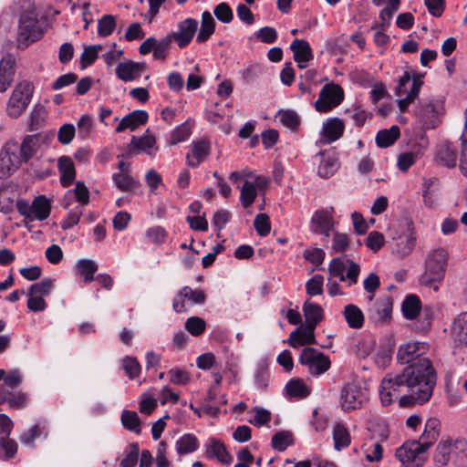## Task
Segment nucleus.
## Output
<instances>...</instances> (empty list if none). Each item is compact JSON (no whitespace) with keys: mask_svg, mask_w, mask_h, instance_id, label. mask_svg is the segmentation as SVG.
Returning a JSON list of instances; mask_svg holds the SVG:
<instances>
[{"mask_svg":"<svg viewBox=\"0 0 467 467\" xmlns=\"http://www.w3.org/2000/svg\"><path fill=\"white\" fill-rule=\"evenodd\" d=\"M303 313L306 319L305 325L315 329L324 318V311L322 307L318 304L309 301H306L304 303Z\"/></svg>","mask_w":467,"mask_h":467,"instance_id":"obj_25","label":"nucleus"},{"mask_svg":"<svg viewBox=\"0 0 467 467\" xmlns=\"http://www.w3.org/2000/svg\"><path fill=\"white\" fill-rule=\"evenodd\" d=\"M334 226L332 214L327 210H317L311 218V231L315 234L329 235Z\"/></svg>","mask_w":467,"mask_h":467,"instance_id":"obj_17","label":"nucleus"},{"mask_svg":"<svg viewBox=\"0 0 467 467\" xmlns=\"http://www.w3.org/2000/svg\"><path fill=\"white\" fill-rule=\"evenodd\" d=\"M112 179L116 187L126 192H134L140 185L139 181L135 180L128 173H114Z\"/></svg>","mask_w":467,"mask_h":467,"instance_id":"obj_38","label":"nucleus"},{"mask_svg":"<svg viewBox=\"0 0 467 467\" xmlns=\"http://www.w3.org/2000/svg\"><path fill=\"white\" fill-rule=\"evenodd\" d=\"M427 345L423 342H408L399 347L397 360L400 364L417 363L420 358H427L424 354Z\"/></svg>","mask_w":467,"mask_h":467,"instance_id":"obj_12","label":"nucleus"},{"mask_svg":"<svg viewBox=\"0 0 467 467\" xmlns=\"http://www.w3.org/2000/svg\"><path fill=\"white\" fill-rule=\"evenodd\" d=\"M384 235L377 231L370 232L366 240V245L375 253L384 245Z\"/></svg>","mask_w":467,"mask_h":467,"instance_id":"obj_64","label":"nucleus"},{"mask_svg":"<svg viewBox=\"0 0 467 467\" xmlns=\"http://www.w3.org/2000/svg\"><path fill=\"white\" fill-rule=\"evenodd\" d=\"M47 435V429L44 422H37L32 428L24 431L20 436V441L26 445H31L41 435Z\"/></svg>","mask_w":467,"mask_h":467,"instance_id":"obj_41","label":"nucleus"},{"mask_svg":"<svg viewBox=\"0 0 467 467\" xmlns=\"http://www.w3.org/2000/svg\"><path fill=\"white\" fill-rule=\"evenodd\" d=\"M34 86L28 81L18 83L14 88L7 104V114L11 118H18L31 101Z\"/></svg>","mask_w":467,"mask_h":467,"instance_id":"obj_4","label":"nucleus"},{"mask_svg":"<svg viewBox=\"0 0 467 467\" xmlns=\"http://www.w3.org/2000/svg\"><path fill=\"white\" fill-rule=\"evenodd\" d=\"M285 390L289 397L296 399H305L310 395V389L300 378L290 379L285 385Z\"/></svg>","mask_w":467,"mask_h":467,"instance_id":"obj_34","label":"nucleus"},{"mask_svg":"<svg viewBox=\"0 0 467 467\" xmlns=\"http://www.w3.org/2000/svg\"><path fill=\"white\" fill-rule=\"evenodd\" d=\"M18 143L7 141L0 151V178H6L16 171L24 161Z\"/></svg>","mask_w":467,"mask_h":467,"instance_id":"obj_7","label":"nucleus"},{"mask_svg":"<svg viewBox=\"0 0 467 467\" xmlns=\"http://www.w3.org/2000/svg\"><path fill=\"white\" fill-rule=\"evenodd\" d=\"M447 260L448 253L445 249L439 248L431 252L426 258L425 271L420 282L426 286L441 282L445 275Z\"/></svg>","mask_w":467,"mask_h":467,"instance_id":"obj_2","label":"nucleus"},{"mask_svg":"<svg viewBox=\"0 0 467 467\" xmlns=\"http://www.w3.org/2000/svg\"><path fill=\"white\" fill-rule=\"evenodd\" d=\"M156 143L155 137L152 135H145L139 139L132 136L130 142L127 148L125 156L128 158L140 153V151L151 149Z\"/></svg>","mask_w":467,"mask_h":467,"instance_id":"obj_27","label":"nucleus"},{"mask_svg":"<svg viewBox=\"0 0 467 467\" xmlns=\"http://www.w3.org/2000/svg\"><path fill=\"white\" fill-rule=\"evenodd\" d=\"M149 119V115L145 110H134L125 115L119 125L116 127V132L120 133L126 130H135L141 125H144Z\"/></svg>","mask_w":467,"mask_h":467,"instance_id":"obj_21","label":"nucleus"},{"mask_svg":"<svg viewBox=\"0 0 467 467\" xmlns=\"http://www.w3.org/2000/svg\"><path fill=\"white\" fill-rule=\"evenodd\" d=\"M67 196H74L77 201L82 205H87L89 202V192L87 186L82 182H77L74 190L68 192Z\"/></svg>","mask_w":467,"mask_h":467,"instance_id":"obj_56","label":"nucleus"},{"mask_svg":"<svg viewBox=\"0 0 467 467\" xmlns=\"http://www.w3.org/2000/svg\"><path fill=\"white\" fill-rule=\"evenodd\" d=\"M172 39L170 35L166 36L160 40L156 39L153 36L148 37L145 39L139 47V52L140 55H147L152 51V56L154 59L157 60H164L166 59L170 48L171 47Z\"/></svg>","mask_w":467,"mask_h":467,"instance_id":"obj_11","label":"nucleus"},{"mask_svg":"<svg viewBox=\"0 0 467 467\" xmlns=\"http://www.w3.org/2000/svg\"><path fill=\"white\" fill-rule=\"evenodd\" d=\"M290 49L299 68L306 67V63L314 58L311 47L306 40L296 38L291 43Z\"/></svg>","mask_w":467,"mask_h":467,"instance_id":"obj_20","label":"nucleus"},{"mask_svg":"<svg viewBox=\"0 0 467 467\" xmlns=\"http://www.w3.org/2000/svg\"><path fill=\"white\" fill-rule=\"evenodd\" d=\"M122 368L130 378V379H134L140 374L141 367L136 358L126 357L122 361Z\"/></svg>","mask_w":467,"mask_h":467,"instance_id":"obj_55","label":"nucleus"},{"mask_svg":"<svg viewBox=\"0 0 467 467\" xmlns=\"http://www.w3.org/2000/svg\"><path fill=\"white\" fill-rule=\"evenodd\" d=\"M31 213L33 221H44L47 219L51 213L50 201L45 195L36 197L31 203Z\"/></svg>","mask_w":467,"mask_h":467,"instance_id":"obj_30","label":"nucleus"},{"mask_svg":"<svg viewBox=\"0 0 467 467\" xmlns=\"http://www.w3.org/2000/svg\"><path fill=\"white\" fill-rule=\"evenodd\" d=\"M209 441L210 445L206 448L207 458H216L220 462L229 464L233 458L227 451L225 445L215 438H210Z\"/></svg>","mask_w":467,"mask_h":467,"instance_id":"obj_23","label":"nucleus"},{"mask_svg":"<svg viewBox=\"0 0 467 467\" xmlns=\"http://www.w3.org/2000/svg\"><path fill=\"white\" fill-rule=\"evenodd\" d=\"M401 310L406 319H415L421 310V302L419 296L413 294L407 296L402 303Z\"/></svg>","mask_w":467,"mask_h":467,"instance_id":"obj_33","label":"nucleus"},{"mask_svg":"<svg viewBox=\"0 0 467 467\" xmlns=\"http://www.w3.org/2000/svg\"><path fill=\"white\" fill-rule=\"evenodd\" d=\"M192 134L191 125L189 121L183 122L182 125L176 127L171 133L168 140L169 145H176L180 142L185 141Z\"/></svg>","mask_w":467,"mask_h":467,"instance_id":"obj_43","label":"nucleus"},{"mask_svg":"<svg viewBox=\"0 0 467 467\" xmlns=\"http://www.w3.org/2000/svg\"><path fill=\"white\" fill-rule=\"evenodd\" d=\"M17 452V443L15 440L8 438L0 439V460H10Z\"/></svg>","mask_w":467,"mask_h":467,"instance_id":"obj_49","label":"nucleus"},{"mask_svg":"<svg viewBox=\"0 0 467 467\" xmlns=\"http://www.w3.org/2000/svg\"><path fill=\"white\" fill-rule=\"evenodd\" d=\"M198 27V21L194 18H186L177 25V31L170 35L180 48L186 47L192 40Z\"/></svg>","mask_w":467,"mask_h":467,"instance_id":"obj_13","label":"nucleus"},{"mask_svg":"<svg viewBox=\"0 0 467 467\" xmlns=\"http://www.w3.org/2000/svg\"><path fill=\"white\" fill-rule=\"evenodd\" d=\"M191 292L190 286L182 287L173 299L172 308L176 313H182L186 311L185 299L188 298Z\"/></svg>","mask_w":467,"mask_h":467,"instance_id":"obj_61","label":"nucleus"},{"mask_svg":"<svg viewBox=\"0 0 467 467\" xmlns=\"http://www.w3.org/2000/svg\"><path fill=\"white\" fill-rule=\"evenodd\" d=\"M184 327L193 337H199L205 331L206 322L202 317H191L186 320Z\"/></svg>","mask_w":467,"mask_h":467,"instance_id":"obj_52","label":"nucleus"},{"mask_svg":"<svg viewBox=\"0 0 467 467\" xmlns=\"http://www.w3.org/2000/svg\"><path fill=\"white\" fill-rule=\"evenodd\" d=\"M102 49L101 45H94L86 47L80 57V66L84 69L91 66L98 58L99 51Z\"/></svg>","mask_w":467,"mask_h":467,"instance_id":"obj_51","label":"nucleus"},{"mask_svg":"<svg viewBox=\"0 0 467 467\" xmlns=\"http://www.w3.org/2000/svg\"><path fill=\"white\" fill-rule=\"evenodd\" d=\"M344 99L343 88L335 83L326 84L320 90L315 108L319 112H328Z\"/></svg>","mask_w":467,"mask_h":467,"instance_id":"obj_9","label":"nucleus"},{"mask_svg":"<svg viewBox=\"0 0 467 467\" xmlns=\"http://www.w3.org/2000/svg\"><path fill=\"white\" fill-rule=\"evenodd\" d=\"M344 130V121L338 118H331L323 123L321 136L326 143H331L341 138Z\"/></svg>","mask_w":467,"mask_h":467,"instance_id":"obj_22","label":"nucleus"},{"mask_svg":"<svg viewBox=\"0 0 467 467\" xmlns=\"http://www.w3.org/2000/svg\"><path fill=\"white\" fill-rule=\"evenodd\" d=\"M256 197V189L254 182L245 181L241 189L240 201L244 208L250 207Z\"/></svg>","mask_w":467,"mask_h":467,"instance_id":"obj_48","label":"nucleus"},{"mask_svg":"<svg viewBox=\"0 0 467 467\" xmlns=\"http://www.w3.org/2000/svg\"><path fill=\"white\" fill-rule=\"evenodd\" d=\"M451 446L450 441H441L438 444L433 456V461L436 466L442 467L449 462Z\"/></svg>","mask_w":467,"mask_h":467,"instance_id":"obj_44","label":"nucleus"},{"mask_svg":"<svg viewBox=\"0 0 467 467\" xmlns=\"http://www.w3.org/2000/svg\"><path fill=\"white\" fill-rule=\"evenodd\" d=\"M281 123L291 130H297L301 119L298 114L292 109H285L279 112Z\"/></svg>","mask_w":467,"mask_h":467,"instance_id":"obj_50","label":"nucleus"},{"mask_svg":"<svg viewBox=\"0 0 467 467\" xmlns=\"http://www.w3.org/2000/svg\"><path fill=\"white\" fill-rule=\"evenodd\" d=\"M294 444V435L289 431H281L273 435L271 445L278 451H284Z\"/></svg>","mask_w":467,"mask_h":467,"instance_id":"obj_40","label":"nucleus"},{"mask_svg":"<svg viewBox=\"0 0 467 467\" xmlns=\"http://www.w3.org/2000/svg\"><path fill=\"white\" fill-rule=\"evenodd\" d=\"M254 228L260 236H266L271 231L270 219L265 213H259L254 221Z\"/></svg>","mask_w":467,"mask_h":467,"instance_id":"obj_58","label":"nucleus"},{"mask_svg":"<svg viewBox=\"0 0 467 467\" xmlns=\"http://www.w3.org/2000/svg\"><path fill=\"white\" fill-rule=\"evenodd\" d=\"M116 28V19L112 15L103 16L98 22V35L102 37L110 36Z\"/></svg>","mask_w":467,"mask_h":467,"instance_id":"obj_46","label":"nucleus"},{"mask_svg":"<svg viewBox=\"0 0 467 467\" xmlns=\"http://www.w3.org/2000/svg\"><path fill=\"white\" fill-rule=\"evenodd\" d=\"M125 457L120 461V467H134L139 460L140 447L136 442L130 443L125 449Z\"/></svg>","mask_w":467,"mask_h":467,"instance_id":"obj_45","label":"nucleus"},{"mask_svg":"<svg viewBox=\"0 0 467 467\" xmlns=\"http://www.w3.org/2000/svg\"><path fill=\"white\" fill-rule=\"evenodd\" d=\"M444 101L441 99H431L420 102L417 114L424 129H435L441 122Z\"/></svg>","mask_w":467,"mask_h":467,"instance_id":"obj_6","label":"nucleus"},{"mask_svg":"<svg viewBox=\"0 0 467 467\" xmlns=\"http://www.w3.org/2000/svg\"><path fill=\"white\" fill-rule=\"evenodd\" d=\"M344 318L350 328L360 329L365 321V317L361 309L353 304H348L342 312Z\"/></svg>","mask_w":467,"mask_h":467,"instance_id":"obj_29","label":"nucleus"},{"mask_svg":"<svg viewBox=\"0 0 467 467\" xmlns=\"http://www.w3.org/2000/svg\"><path fill=\"white\" fill-rule=\"evenodd\" d=\"M211 151L210 141L202 139L192 143V150L186 155V162L192 168H197L209 156Z\"/></svg>","mask_w":467,"mask_h":467,"instance_id":"obj_15","label":"nucleus"},{"mask_svg":"<svg viewBox=\"0 0 467 467\" xmlns=\"http://www.w3.org/2000/svg\"><path fill=\"white\" fill-rule=\"evenodd\" d=\"M364 400L361 389L356 383L349 382L343 386L340 392V405L345 412L361 409Z\"/></svg>","mask_w":467,"mask_h":467,"instance_id":"obj_10","label":"nucleus"},{"mask_svg":"<svg viewBox=\"0 0 467 467\" xmlns=\"http://www.w3.org/2000/svg\"><path fill=\"white\" fill-rule=\"evenodd\" d=\"M321 160L317 167V174L321 178L331 177L338 169V161L332 152H320Z\"/></svg>","mask_w":467,"mask_h":467,"instance_id":"obj_24","label":"nucleus"},{"mask_svg":"<svg viewBox=\"0 0 467 467\" xmlns=\"http://www.w3.org/2000/svg\"><path fill=\"white\" fill-rule=\"evenodd\" d=\"M124 429L140 434L141 432V421L136 411L124 410L120 416Z\"/></svg>","mask_w":467,"mask_h":467,"instance_id":"obj_39","label":"nucleus"},{"mask_svg":"<svg viewBox=\"0 0 467 467\" xmlns=\"http://www.w3.org/2000/svg\"><path fill=\"white\" fill-rule=\"evenodd\" d=\"M54 281L51 278H44L40 282L33 284L28 290V296L36 295L42 297L48 296L54 286Z\"/></svg>","mask_w":467,"mask_h":467,"instance_id":"obj_47","label":"nucleus"},{"mask_svg":"<svg viewBox=\"0 0 467 467\" xmlns=\"http://www.w3.org/2000/svg\"><path fill=\"white\" fill-rule=\"evenodd\" d=\"M44 36V31L38 20L32 13H23L19 19L17 32V47L25 49L29 44L38 41Z\"/></svg>","mask_w":467,"mask_h":467,"instance_id":"obj_3","label":"nucleus"},{"mask_svg":"<svg viewBox=\"0 0 467 467\" xmlns=\"http://www.w3.org/2000/svg\"><path fill=\"white\" fill-rule=\"evenodd\" d=\"M334 448L340 451L349 446L351 438L348 430L343 423H337L333 430Z\"/></svg>","mask_w":467,"mask_h":467,"instance_id":"obj_37","label":"nucleus"},{"mask_svg":"<svg viewBox=\"0 0 467 467\" xmlns=\"http://www.w3.org/2000/svg\"><path fill=\"white\" fill-rule=\"evenodd\" d=\"M439 435L424 430L419 441H406L396 450V457L413 459L415 456L423 454L437 441Z\"/></svg>","mask_w":467,"mask_h":467,"instance_id":"obj_8","label":"nucleus"},{"mask_svg":"<svg viewBox=\"0 0 467 467\" xmlns=\"http://www.w3.org/2000/svg\"><path fill=\"white\" fill-rule=\"evenodd\" d=\"M16 57L5 54L0 60V92L7 90L14 81L16 74Z\"/></svg>","mask_w":467,"mask_h":467,"instance_id":"obj_14","label":"nucleus"},{"mask_svg":"<svg viewBox=\"0 0 467 467\" xmlns=\"http://www.w3.org/2000/svg\"><path fill=\"white\" fill-rule=\"evenodd\" d=\"M400 136V128L396 125L389 129L379 130L376 136V144L379 148H388L393 145Z\"/></svg>","mask_w":467,"mask_h":467,"instance_id":"obj_32","label":"nucleus"},{"mask_svg":"<svg viewBox=\"0 0 467 467\" xmlns=\"http://www.w3.org/2000/svg\"><path fill=\"white\" fill-rule=\"evenodd\" d=\"M38 135H26L21 144L18 143L20 148V156H22L25 162H27L33 158L37 151Z\"/></svg>","mask_w":467,"mask_h":467,"instance_id":"obj_35","label":"nucleus"},{"mask_svg":"<svg viewBox=\"0 0 467 467\" xmlns=\"http://www.w3.org/2000/svg\"><path fill=\"white\" fill-rule=\"evenodd\" d=\"M299 363L306 367L312 376H320L326 373L331 367L328 356L310 347L302 349L299 356Z\"/></svg>","mask_w":467,"mask_h":467,"instance_id":"obj_5","label":"nucleus"},{"mask_svg":"<svg viewBox=\"0 0 467 467\" xmlns=\"http://www.w3.org/2000/svg\"><path fill=\"white\" fill-rule=\"evenodd\" d=\"M170 376V381L176 385H186L191 380L189 372L185 369L173 368L168 372Z\"/></svg>","mask_w":467,"mask_h":467,"instance_id":"obj_60","label":"nucleus"},{"mask_svg":"<svg viewBox=\"0 0 467 467\" xmlns=\"http://www.w3.org/2000/svg\"><path fill=\"white\" fill-rule=\"evenodd\" d=\"M400 5V0H389V5L384 7L379 12L380 23L373 25L371 26V29L384 28L385 16H387L389 19H391L394 12L399 9Z\"/></svg>","mask_w":467,"mask_h":467,"instance_id":"obj_53","label":"nucleus"},{"mask_svg":"<svg viewBox=\"0 0 467 467\" xmlns=\"http://www.w3.org/2000/svg\"><path fill=\"white\" fill-rule=\"evenodd\" d=\"M215 21L209 11L202 14V22L196 42L199 44L205 43L215 31Z\"/></svg>","mask_w":467,"mask_h":467,"instance_id":"obj_31","label":"nucleus"},{"mask_svg":"<svg viewBox=\"0 0 467 467\" xmlns=\"http://www.w3.org/2000/svg\"><path fill=\"white\" fill-rule=\"evenodd\" d=\"M213 14L215 17L224 24H229L234 19V13L228 3L222 2L218 4L214 9Z\"/></svg>","mask_w":467,"mask_h":467,"instance_id":"obj_54","label":"nucleus"},{"mask_svg":"<svg viewBox=\"0 0 467 467\" xmlns=\"http://www.w3.org/2000/svg\"><path fill=\"white\" fill-rule=\"evenodd\" d=\"M287 343L294 348L315 344V328L306 325H301L295 331L290 333Z\"/></svg>","mask_w":467,"mask_h":467,"instance_id":"obj_18","label":"nucleus"},{"mask_svg":"<svg viewBox=\"0 0 467 467\" xmlns=\"http://www.w3.org/2000/svg\"><path fill=\"white\" fill-rule=\"evenodd\" d=\"M255 36L262 43L273 44L277 39V32L274 27L265 26L255 33Z\"/></svg>","mask_w":467,"mask_h":467,"instance_id":"obj_63","label":"nucleus"},{"mask_svg":"<svg viewBox=\"0 0 467 467\" xmlns=\"http://www.w3.org/2000/svg\"><path fill=\"white\" fill-rule=\"evenodd\" d=\"M199 448L197 437L192 433L182 435L176 441V451L179 455H185L195 451Z\"/></svg>","mask_w":467,"mask_h":467,"instance_id":"obj_36","label":"nucleus"},{"mask_svg":"<svg viewBox=\"0 0 467 467\" xmlns=\"http://www.w3.org/2000/svg\"><path fill=\"white\" fill-rule=\"evenodd\" d=\"M436 161L447 168L456 166L458 159L457 146L450 141L441 142L436 150Z\"/></svg>","mask_w":467,"mask_h":467,"instance_id":"obj_16","label":"nucleus"},{"mask_svg":"<svg viewBox=\"0 0 467 467\" xmlns=\"http://www.w3.org/2000/svg\"><path fill=\"white\" fill-rule=\"evenodd\" d=\"M145 69V63L126 61L119 63L116 67L117 77L124 81L130 82L140 77L142 71Z\"/></svg>","mask_w":467,"mask_h":467,"instance_id":"obj_19","label":"nucleus"},{"mask_svg":"<svg viewBox=\"0 0 467 467\" xmlns=\"http://www.w3.org/2000/svg\"><path fill=\"white\" fill-rule=\"evenodd\" d=\"M323 281L321 275H315L306 284V294L310 296L323 294Z\"/></svg>","mask_w":467,"mask_h":467,"instance_id":"obj_59","label":"nucleus"},{"mask_svg":"<svg viewBox=\"0 0 467 467\" xmlns=\"http://www.w3.org/2000/svg\"><path fill=\"white\" fill-rule=\"evenodd\" d=\"M437 376L429 358H420L417 363L406 366L400 373L388 374L380 383L379 396L383 406L392 402V396L406 391L400 398L401 408L414 403L424 404L430 400L436 385Z\"/></svg>","mask_w":467,"mask_h":467,"instance_id":"obj_1","label":"nucleus"},{"mask_svg":"<svg viewBox=\"0 0 467 467\" xmlns=\"http://www.w3.org/2000/svg\"><path fill=\"white\" fill-rule=\"evenodd\" d=\"M77 271L79 275L84 276L85 283L93 281L94 275L98 271V265L89 259H81L77 263Z\"/></svg>","mask_w":467,"mask_h":467,"instance_id":"obj_42","label":"nucleus"},{"mask_svg":"<svg viewBox=\"0 0 467 467\" xmlns=\"http://www.w3.org/2000/svg\"><path fill=\"white\" fill-rule=\"evenodd\" d=\"M462 154L460 158V169L462 173L467 177V108L465 110V123L462 136Z\"/></svg>","mask_w":467,"mask_h":467,"instance_id":"obj_57","label":"nucleus"},{"mask_svg":"<svg viewBox=\"0 0 467 467\" xmlns=\"http://www.w3.org/2000/svg\"><path fill=\"white\" fill-rule=\"evenodd\" d=\"M346 267L344 261L340 257H336L330 261L328 272L331 275L338 277L340 281H345L344 272Z\"/></svg>","mask_w":467,"mask_h":467,"instance_id":"obj_62","label":"nucleus"},{"mask_svg":"<svg viewBox=\"0 0 467 467\" xmlns=\"http://www.w3.org/2000/svg\"><path fill=\"white\" fill-rule=\"evenodd\" d=\"M58 170L60 172V183L63 187L72 184L76 177L75 166L69 157L62 156L58 159Z\"/></svg>","mask_w":467,"mask_h":467,"instance_id":"obj_28","label":"nucleus"},{"mask_svg":"<svg viewBox=\"0 0 467 467\" xmlns=\"http://www.w3.org/2000/svg\"><path fill=\"white\" fill-rule=\"evenodd\" d=\"M451 337L458 345L467 346V312L460 314L452 322Z\"/></svg>","mask_w":467,"mask_h":467,"instance_id":"obj_26","label":"nucleus"}]
</instances>
